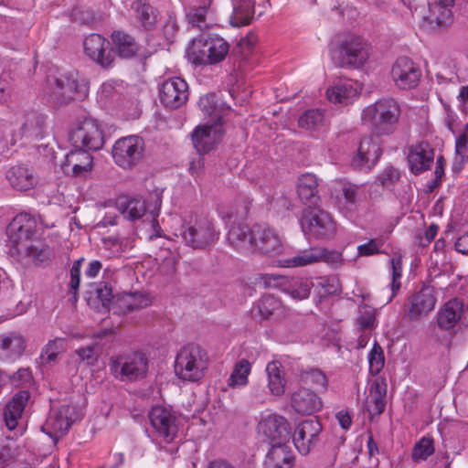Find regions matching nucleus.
I'll list each match as a JSON object with an SVG mask.
<instances>
[{"instance_id":"4be33fe9","label":"nucleus","mask_w":468,"mask_h":468,"mask_svg":"<svg viewBox=\"0 0 468 468\" xmlns=\"http://www.w3.org/2000/svg\"><path fill=\"white\" fill-rule=\"evenodd\" d=\"M290 438L291 426L283 416L271 414L265 419V442L271 447L287 445Z\"/></svg>"},{"instance_id":"bb28decb","label":"nucleus","mask_w":468,"mask_h":468,"mask_svg":"<svg viewBox=\"0 0 468 468\" xmlns=\"http://www.w3.org/2000/svg\"><path fill=\"white\" fill-rule=\"evenodd\" d=\"M291 405L299 414L311 415L323 407L321 398L307 388H300L291 395Z\"/></svg>"},{"instance_id":"4c0bfd02","label":"nucleus","mask_w":468,"mask_h":468,"mask_svg":"<svg viewBox=\"0 0 468 468\" xmlns=\"http://www.w3.org/2000/svg\"><path fill=\"white\" fill-rule=\"evenodd\" d=\"M29 399V392L21 390L6 404L4 411V420L9 430H14L17 420L21 417L24 408Z\"/></svg>"},{"instance_id":"c85d7f7f","label":"nucleus","mask_w":468,"mask_h":468,"mask_svg":"<svg viewBox=\"0 0 468 468\" xmlns=\"http://www.w3.org/2000/svg\"><path fill=\"white\" fill-rule=\"evenodd\" d=\"M164 189L157 186L144 189L140 192L120 194L114 205H161Z\"/></svg>"},{"instance_id":"6e6552de","label":"nucleus","mask_w":468,"mask_h":468,"mask_svg":"<svg viewBox=\"0 0 468 468\" xmlns=\"http://www.w3.org/2000/svg\"><path fill=\"white\" fill-rule=\"evenodd\" d=\"M319 262H324L333 268L344 264V258L340 251L329 250L322 246H313L297 252L294 256L280 261L284 268L305 267Z\"/></svg>"},{"instance_id":"bf43d9fd","label":"nucleus","mask_w":468,"mask_h":468,"mask_svg":"<svg viewBox=\"0 0 468 468\" xmlns=\"http://www.w3.org/2000/svg\"><path fill=\"white\" fill-rule=\"evenodd\" d=\"M390 265L392 270V281L390 283L392 294L388 298L389 303L394 297L395 293L400 288V278L402 276V262L400 258H392L390 260Z\"/></svg>"},{"instance_id":"f8f14e48","label":"nucleus","mask_w":468,"mask_h":468,"mask_svg":"<svg viewBox=\"0 0 468 468\" xmlns=\"http://www.w3.org/2000/svg\"><path fill=\"white\" fill-rule=\"evenodd\" d=\"M183 240L194 249H203L217 239L212 223L206 218H198L193 224L183 227L180 233Z\"/></svg>"},{"instance_id":"ea45409f","label":"nucleus","mask_w":468,"mask_h":468,"mask_svg":"<svg viewBox=\"0 0 468 468\" xmlns=\"http://www.w3.org/2000/svg\"><path fill=\"white\" fill-rule=\"evenodd\" d=\"M462 306V303L457 299L446 303L438 313V325L445 330L453 328L461 318Z\"/></svg>"},{"instance_id":"b1692460","label":"nucleus","mask_w":468,"mask_h":468,"mask_svg":"<svg viewBox=\"0 0 468 468\" xmlns=\"http://www.w3.org/2000/svg\"><path fill=\"white\" fill-rule=\"evenodd\" d=\"M109 46V41L99 34L88 36L83 43L86 55L102 67L110 66L113 60Z\"/></svg>"},{"instance_id":"603ef678","label":"nucleus","mask_w":468,"mask_h":468,"mask_svg":"<svg viewBox=\"0 0 468 468\" xmlns=\"http://www.w3.org/2000/svg\"><path fill=\"white\" fill-rule=\"evenodd\" d=\"M75 353L87 366H93L99 359L101 348L98 343H92L76 349Z\"/></svg>"},{"instance_id":"3c124183","label":"nucleus","mask_w":468,"mask_h":468,"mask_svg":"<svg viewBox=\"0 0 468 468\" xmlns=\"http://www.w3.org/2000/svg\"><path fill=\"white\" fill-rule=\"evenodd\" d=\"M123 82L110 80L101 84L98 90V101L107 104L108 101L116 100L123 90Z\"/></svg>"},{"instance_id":"864d4df0","label":"nucleus","mask_w":468,"mask_h":468,"mask_svg":"<svg viewBox=\"0 0 468 468\" xmlns=\"http://www.w3.org/2000/svg\"><path fill=\"white\" fill-rule=\"evenodd\" d=\"M434 452L433 441L431 438H421L412 450V460L415 462L426 460Z\"/></svg>"},{"instance_id":"ddd939ff","label":"nucleus","mask_w":468,"mask_h":468,"mask_svg":"<svg viewBox=\"0 0 468 468\" xmlns=\"http://www.w3.org/2000/svg\"><path fill=\"white\" fill-rule=\"evenodd\" d=\"M390 76L396 87L410 90L418 86L421 70L410 58L400 57L392 65Z\"/></svg>"},{"instance_id":"49530a36","label":"nucleus","mask_w":468,"mask_h":468,"mask_svg":"<svg viewBox=\"0 0 468 468\" xmlns=\"http://www.w3.org/2000/svg\"><path fill=\"white\" fill-rule=\"evenodd\" d=\"M112 37L120 57L129 58L137 53L138 45L132 36L116 31L112 33Z\"/></svg>"},{"instance_id":"5fc2aeb1","label":"nucleus","mask_w":468,"mask_h":468,"mask_svg":"<svg viewBox=\"0 0 468 468\" xmlns=\"http://www.w3.org/2000/svg\"><path fill=\"white\" fill-rule=\"evenodd\" d=\"M369 372L371 375H378L385 364L384 353L378 344H375L368 355Z\"/></svg>"},{"instance_id":"2f4dec72","label":"nucleus","mask_w":468,"mask_h":468,"mask_svg":"<svg viewBox=\"0 0 468 468\" xmlns=\"http://www.w3.org/2000/svg\"><path fill=\"white\" fill-rule=\"evenodd\" d=\"M361 86L353 80H339L326 90L327 99L333 103L348 104L356 99Z\"/></svg>"},{"instance_id":"338daca9","label":"nucleus","mask_w":468,"mask_h":468,"mask_svg":"<svg viewBox=\"0 0 468 468\" xmlns=\"http://www.w3.org/2000/svg\"><path fill=\"white\" fill-rule=\"evenodd\" d=\"M95 293L103 306H107L113 298L112 287L108 286V284L104 282L98 284Z\"/></svg>"},{"instance_id":"8fccbe9b","label":"nucleus","mask_w":468,"mask_h":468,"mask_svg":"<svg viewBox=\"0 0 468 468\" xmlns=\"http://www.w3.org/2000/svg\"><path fill=\"white\" fill-rule=\"evenodd\" d=\"M301 380L319 392H324L327 389L328 378L320 369L311 368L301 374Z\"/></svg>"},{"instance_id":"a878e982","label":"nucleus","mask_w":468,"mask_h":468,"mask_svg":"<svg viewBox=\"0 0 468 468\" xmlns=\"http://www.w3.org/2000/svg\"><path fill=\"white\" fill-rule=\"evenodd\" d=\"M387 388V381L383 378H377L369 383L365 408L371 418L385 410Z\"/></svg>"},{"instance_id":"680f3d73","label":"nucleus","mask_w":468,"mask_h":468,"mask_svg":"<svg viewBox=\"0 0 468 468\" xmlns=\"http://www.w3.org/2000/svg\"><path fill=\"white\" fill-rule=\"evenodd\" d=\"M455 152L461 163L468 160V123L464 126L463 133L456 139Z\"/></svg>"},{"instance_id":"dca6fc26","label":"nucleus","mask_w":468,"mask_h":468,"mask_svg":"<svg viewBox=\"0 0 468 468\" xmlns=\"http://www.w3.org/2000/svg\"><path fill=\"white\" fill-rule=\"evenodd\" d=\"M223 122L210 123L197 126L192 133V143L199 154L210 152L221 140L223 134Z\"/></svg>"},{"instance_id":"052dcab7","label":"nucleus","mask_w":468,"mask_h":468,"mask_svg":"<svg viewBox=\"0 0 468 468\" xmlns=\"http://www.w3.org/2000/svg\"><path fill=\"white\" fill-rule=\"evenodd\" d=\"M375 320V312L372 308L367 305L359 308L356 321L360 329L373 328Z\"/></svg>"},{"instance_id":"20e7f679","label":"nucleus","mask_w":468,"mask_h":468,"mask_svg":"<svg viewBox=\"0 0 468 468\" xmlns=\"http://www.w3.org/2000/svg\"><path fill=\"white\" fill-rule=\"evenodd\" d=\"M109 370L120 381H135L146 376L148 360L140 352L112 356L109 359Z\"/></svg>"},{"instance_id":"c9c22d12","label":"nucleus","mask_w":468,"mask_h":468,"mask_svg":"<svg viewBox=\"0 0 468 468\" xmlns=\"http://www.w3.org/2000/svg\"><path fill=\"white\" fill-rule=\"evenodd\" d=\"M11 186L18 191L32 189L37 184L34 171L25 165L12 167L6 175Z\"/></svg>"},{"instance_id":"e2e57ef3","label":"nucleus","mask_w":468,"mask_h":468,"mask_svg":"<svg viewBox=\"0 0 468 468\" xmlns=\"http://www.w3.org/2000/svg\"><path fill=\"white\" fill-rule=\"evenodd\" d=\"M33 119H36V127L34 128H31L28 126L27 122H24L23 123V126H22V132L19 133V134H14L13 137H14V141L16 142V138H20L22 137V135L24 134H30V135H35V136H37L41 131V127L43 125V122H44V120L43 118L41 117H37V115L35 113H31V114H28L27 117V122L28 121H32Z\"/></svg>"},{"instance_id":"39448f33","label":"nucleus","mask_w":468,"mask_h":468,"mask_svg":"<svg viewBox=\"0 0 468 468\" xmlns=\"http://www.w3.org/2000/svg\"><path fill=\"white\" fill-rule=\"evenodd\" d=\"M333 59L340 67L360 68L370 56V46L361 37L346 36L333 51Z\"/></svg>"},{"instance_id":"5701e85b","label":"nucleus","mask_w":468,"mask_h":468,"mask_svg":"<svg viewBox=\"0 0 468 468\" xmlns=\"http://www.w3.org/2000/svg\"><path fill=\"white\" fill-rule=\"evenodd\" d=\"M380 155L381 148L378 139L366 136L360 140L352 164L359 169H370L377 164Z\"/></svg>"},{"instance_id":"9d476101","label":"nucleus","mask_w":468,"mask_h":468,"mask_svg":"<svg viewBox=\"0 0 468 468\" xmlns=\"http://www.w3.org/2000/svg\"><path fill=\"white\" fill-rule=\"evenodd\" d=\"M144 142L137 135L120 138L112 147L113 160L123 169H130L139 164L144 157Z\"/></svg>"},{"instance_id":"72a5a7b5","label":"nucleus","mask_w":468,"mask_h":468,"mask_svg":"<svg viewBox=\"0 0 468 468\" xmlns=\"http://www.w3.org/2000/svg\"><path fill=\"white\" fill-rule=\"evenodd\" d=\"M26 348V341L18 333L0 335V358L15 360L22 356Z\"/></svg>"},{"instance_id":"6e6d98bb","label":"nucleus","mask_w":468,"mask_h":468,"mask_svg":"<svg viewBox=\"0 0 468 468\" xmlns=\"http://www.w3.org/2000/svg\"><path fill=\"white\" fill-rule=\"evenodd\" d=\"M65 350L64 339L63 338H55L54 340H50L43 349L41 353V357L43 360L47 362H54L57 359L58 354L62 353Z\"/></svg>"},{"instance_id":"a19ab883","label":"nucleus","mask_w":468,"mask_h":468,"mask_svg":"<svg viewBox=\"0 0 468 468\" xmlns=\"http://www.w3.org/2000/svg\"><path fill=\"white\" fill-rule=\"evenodd\" d=\"M233 11L230 16V24L239 27L248 25L254 15L253 0H232Z\"/></svg>"},{"instance_id":"393cba45","label":"nucleus","mask_w":468,"mask_h":468,"mask_svg":"<svg viewBox=\"0 0 468 468\" xmlns=\"http://www.w3.org/2000/svg\"><path fill=\"white\" fill-rule=\"evenodd\" d=\"M410 170L415 175L421 174L431 168L434 160V150L427 142L413 144L407 156Z\"/></svg>"},{"instance_id":"f704fd0d","label":"nucleus","mask_w":468,"mask_h":468,"mask_svg":"<svg viewBox=\"0 0 468 468\" xmlns=\"http://www.w3.org/2000/svg\"><path fill=\"white\" fill-rule=\"evenodd\" d=\"M146 207H118V209L121 215L128 220L134 221L137 219H142L144 222L152 223L154 229L155 230L154 235H151L150 239H152L154 237H160L159 231L161 228L159 227L156 218L159 216V207H153V209L147 211Z\"/></svg>"},{"instance_id":"473e14b6","label":"nucleus","mask_w":468,"mask_h":468,"mask_svg":"<svg viewBox=\"0 0 468 468\" xmlns=\"http://www.w3.org/2000/svg\"><path fill=\"white\" fill-rule=\"evenodd\" d=\"M327 191L331 196L328 202L339 201V195H342L345 201L350 204L361 201L364 189L361 186L343 180H335L327 184Z\"/></svg>"},{"instance_id":"c03bdc74","label":"nucleus","mask_w":468,"mask_h":468,"mask_svg":"<svg viewBox=\"0 0 468 468\" xmlns=\"http://www.w3.org/2000/svg\"><path fill=\"white\" fill-rule=\"evenodd\" d=\"M279 362H271L267 365L265 371L268 374L269 389L273 396H282L285 391L286 380Z\"/></svg>"},{"instance_id":"0e129e2a","label":"nucleus","mask_w":468,"mask_h":468,"mask_svg":"<svg viewBox=\"0 0 468 468\" xmlns=\"http://www.w3.org/2000/svg\"><path fill=\"white\" fill-rule=\"evenodd\" d=\"M26 252L33 261H44L49 257L48 250L44 248L41 244H30L29 246H27Z\"/></svg>"},{"instance_id":"a211bd4d","label":"nucleus","mask_w":468,"mask_h":468,"mask_svg":"<svg viewBox=\"0 0 468 468\" xmlns=\"http://www.w3.org/2000/svg\"><path fill=\"white\" fill-rule=\"evenodd\" d=\"M159 97L165 107L178 108L187 101L188 85L182 78H170L160 85Z\"/></svg>"},{"instance_id":"4468645a","label":"nucleus","mask_w":468,"mask_h":468,"mask_svg":"<svg viewBox=\"0 0 468 468\" xmlns=\"http://www.w3.org/2000/svg\"><path fill=\"white\" fill-rule=\"evenodd\" d=\"M322 425L316 419H309L301 421L294 429L292 441L297 451L303 454H308L317 444Z\"/></svg>"},{"instance_id":"79ce46f5","label":"nucleus","mask_w":468,"mask_h":468,"mask_svg":"<svg viewBox=\"0 0 468 468\" xmlns=\"http://www.w3.org/2000/svg\"><path fill=\"white\" fill-rule=\"evenodd\" d=\"M300 128L311 132H318L328 127V122L324 111L311 109L305 111L298 119Z\"/></svg>"},{"instance_id":"cd10ccee","label":"nucleus","mask_w":468,"mask_h":468,"mask_svg":"<svg viewBox=\"0 0 468 468\" xmlns=\"http://www.w3.org/2000/svg\"><path fill=\"white\" fill-rule=\"evenodd\" d=\"M34 224V219L29 214L16 215L6 229L8 241L13 246H19L22 242L27 241L32 234Z\"/></svg>"},{"instance_id":"7ed1b4c3","label":"nucleus","mask_w":468,"mask_h":468,"mask_svg":"<svg viewBox=\"0 0 468 468\" xmlns=\"http://www.w3.org/2000/svg\"><path fill=\"white\" fill-rule=\"evenodd\" d=\"M228 42L218 36H200L186 48V58L194 65H214L224 60L229 53Z\"/></svg>"},{"instance_id":"aec40b11","label":"nucleus","mask_w":468,"mask_h":468,"mask_svg":"<svg viewBox=\"0 0 468 468\" xmlns=\"http://www.w3.org/2000/svg\"><path fill=\"white\" fill-rule=\"evenodd\" d=\"M74 420V409L69 405H63L57 411L49 414L42 430L52 439L58 440L68 431Z\"/></svg>"},{"instance_id":"0eeeda50","label":"nucleus","mask_w":468,"mask_h":468,"mask_svg":"<svg viewBox=\"0 0 468 468\" xmlns=\"http://www.w3.org/2000/svg\"><path fill=\"white\" fill-rule=\"evenodd\" d=\"M69 141L73 147L98 151L104 144L101 123L92 117L78 120L69 133Z\"/></svg>"},{"instance_id":"f03ea898","label":"nucleus","mask_w":468,"mask_h":468,"mask_svg":"<svg viewBox=\"0 0 468 468\" xmlns=\"http://www.w3.org/2000/svg\"><path fill=\"white\" fill-rule=\"evenodd\" d=\"M207 365V352L196 344H188L177 352L174 369L179 379L197 382L205 376Z\"/></svg>"},{"instance_id":"e433bc0d","label":"nucleus","mask_w":468,"mask_h":468,"mask_svg":"<svg viewBox=\"0 0 468 468\" xmlns=\"http://www.w3.org/2000/svg\"><path fill=\"white\" fill-rule=\"evenodd\" d=\"M295 456L288 445L271 447L265 455L266 468H293Z\"/></svg>"},{"instance_id":"7c9ffc66","label":"nucleus","mask_w":468,"mask_h":468,"mask_svg":"<svg viewBox=\"0 0 468 468\" xmlns=\"http://www.w3.org/2000/svg\"><path fill=\"white\" fill-rule=\"evenodd\" d=\"M319 179L313 173L301 175L297 179V196L305 205H317L322 201L319 191Z\"/></svg>"},{"instance_id":"13d9d810","label":"nucleus","mask_w":468,"mask_h":468,"mask_svg":"<svg viewBox=\"0 0 468 468\" xmlns=\"http://www.w3.org/2000/svg\"><path fill=\"white\" fill-rule=\"evenodd\" d=\"M208 6L209 5L204 4L200 6L191 7L188 10L186 16L193 27H197L198 28L207 27L205 18L208 11Z\"/></svg>"},{"instance_id":"f3484780","label":"nucleus","mask_w":468,"mask_h":468,"mask_svg":"<svg viewBox=\"0 0 468 468\" xmlns=\"http://www.w3.org/2000/svg\"><path fill=\"white\" fill-rule=\"evenodd\" d=\"M75 148L66 154L61 164V170L67 176L85 178L92 170L93 157L86 149Z\"/></svg>"},{"instance_id":"4d7b16f0","label":"nucleus","mask_w":468,"mask_h":468,"mask_svg":"<svg viewBox=\"0 0 468 468\" xmlns=\"http://www.w3.org/2000/svg\"><path fill=\"white\" fill-rule=\"evenodd\" d=\"M282 250V242L273 229H265V255H277Z\"/></svg>"},{"instance_id":"9b49d317","label":"nucleus","mask_w":468,"mask_h":468,"mask_svg":"<svg viewBox=\"0 0 468 468\" xmlns=\"http://www.w3.org/2000/svg\"><path fill=\"white\" fill-rule=\"evenodd\" d=\"M149 420L156 436L165 442H172L177 435L179 420L172 409L154 406L149 412Z\"/></svg>"},{"instance_id":"37998d69","label":"nucleus","mask_w":468,"mask_h":468,"mask_svg":"<svg viewBox=\"0 0 468 468\" xmlns=\"http://www.w3.org/2000/svg\"><path fill=\"white\" fill-rule=\"evenodd\" d=\"M118 307L123 312H130L148 307L152 303L151 297L145 292L124 293L116 301Z\"/></svg>"},{"instance_id":"6ab92c4d","label":"nucleus","mask_w":468,"mask_h":468,"mask_svg":"<svg viewBox=\"0 0 468 468\" xmlns=\"http://www.w3.org/2000/svg\"><path fill=\"white\" fill-rule=\"evenodd\" d=\"M228 240L238 251L250 254L256 251L257 237L253 229L242 222H231L228 232Z\"/></svg>"},{"instance_id":"f257e3e1","label":"nucleus","mask_w":468,"mask_h":468,"mask_svg":"<svg viewBox=\"0 0 468 468\" xmlns=\"http://www.w3.org/2000/svg\"><path fill=\"white\" fill-rule=\"evenodd\" d=\"M400 107L392 98H383L369 104L361 113L363 124L378 135H389L397 128Z\"/></svg>"},{"instance_id":"69168bd1","label":"nucleus","mask_w":468,"mask_h":468,"mask_svg":"<svg viewBox=\"0 0 468 468\" xmlns=\"http://www.w3.org/2000/svg\"><path fill=\"white\" fill-rule=\"evenodd\" d=\"M399 179V172L392 166L387 167L379 176L378 180L385 187H389Z\"/></svg>"},{"instance_id":"423d86ee","label":"nucleus","mask_w":468,"mask_h":468,"mask_svg":"<svg viewBox=\"0 0 468 468\" xmlns=\"http://www.w3.org/2000/svg\"><path fill=\"white\" fill-rule=\"evenodd\" d=\"M50 97L54 101L63 103L70 100H83L89 93V82L77 71L48 80Z\"/></svg>"},{"instance_id":"774afa93","label":"nucleus","mask_w":468,"mask_h":468,"mask_svg":"<svg viewBox=\"0 0 468 468\" xmlns=\"http://www.w3.org/2000/svg\"><path fill=\"white\" fill-rule=\"evenodd\" d=\"M11 380L16 387L27 385L32 380L31 371L29 368H20L11 377Z\"/></svg>"},{"instance_id":"2eb2a0df","label":"nucleus","mask_w":468,"mask_h":468,"mask_svg":"<svg viewBox=\"0 0 468 468\" xmlns=\"http://www.w3.org/2000/svg\"><path fill=\"white\" fill-rule=\"evenodd\" d=\"M435 304L434 288L423 286L408 298L405 303V311L410 320L416 321L431 312Z\"/></svg>"},{"instance_id":"1a4fd4ad","label":"nucleus","mask_w":468,"mask_h":468,"mask_svg":"<svg viewBox=\"0 0 468 468\" xmlns=\"http://www.w3.org/2000/svg\"><path fill=\"white\" fill-rule=\"evenodd\" d=\"M301 224L303 231L313 235L316 239L331 238L336 230L330 214L320 207H307L303 212Z\"/></svg>"},{"instance_id":"412c9836","label":"nucleus","mask_w":468,"mask_h":468,"mask_svg":"<svg viewBox=\"0 0 468 468\" xmlns=\"http://www.w3.org/2000/svg\"><path fill=\"white\" fill-rule=\"evenodd\" d=\"M265 287L278 288L297 300L308 298L311 292V286L306 282L273 274H265Z\"/></svg>"},{"instance_id":"c756f323","label":"nucleus","mask_w":468,"mask_h":468,"mask_svg":"<svg viewBox=\"0 0 468 468\" xmlns=\"http://www.w3.org/2000/svg\"><path fill=\"white\" fill-rule=\"evenodd\" d=\"M454 0H433L429 3V15L423 16L431 29L445 27L452 23V11L449 8Z\"/></svg>"},{"instance_id":"de8ad7c7","label":"nucleus","mask_w":468,"mask_h":468,"mask_svg":"<svg viewBox=\"0 0 468 468\" xmlns=\"http://www.w3.org/2000/svg\"><path fill=\"white\" fill-rule=\"evenodd\" d=\"M198 106L205 115L211 118L210 123L222 122V109L218 105V100L214 93L207 94L199 99Z\"/></svg>"},{"instance_id":"a18cd8bd","label":"nucleus","mask_w":468,"mask_h":468,"mask_svg":"<svg viewBox=\"0 0 468 468\" xmlns=\"http://www.w3.org/2000/svg\"><path fill=\"white\" fill-rule=\"evenodd\" d=\"M135 18L145 29L152 28L157 20L156 11L144 0H136L132 5Z\"/></svg>"},{"instance_id":"09e8293b","label":"nucleus","mask_w":468,"mask_h":468,"mask_svg":"<svg viewBox=\"0 0 468 468\" xmlns=\"http://www.w3.org/2000/svg\"><path fill=\"white\" fill-rule=\"evenodd\" d=\"M250 373V364L246 359L239 361L228 379V385L236 388L248 384V376Z\"/></svg>"},{"instance_id":"58836bf2","label":"nucleus","mask_w":468,"mask_h":468,"mask_svg":"<svg viewBox=\"0 0 468 468\" xmlns=\"http://www.w3.org/2000/svg\"><path fill=\"white\" fill-rule=\"evenodd\" d=\"M29 399V392L21 390L6 404L4 411V420L9 430H14L17 420L21 417L24 408Z\"/></svg>"}]
</instances>
